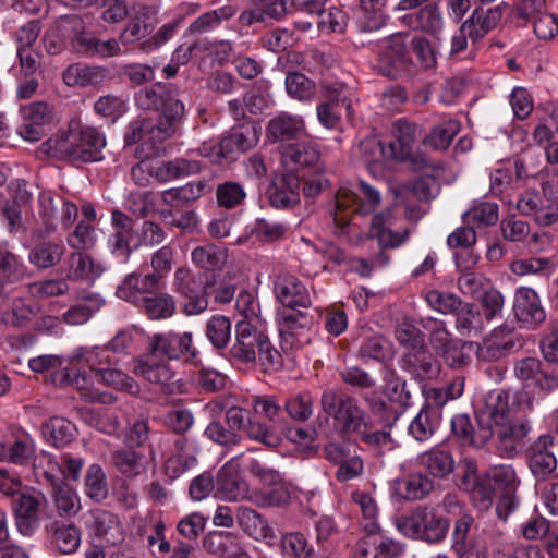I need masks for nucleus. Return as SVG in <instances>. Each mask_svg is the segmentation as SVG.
Listing matches in <instances>:
<instances>
[{"label":"nucleus","mask_w":558,"mask_h":558,"mask_svg":"<svg viewBox=\"0 0 558 558\" xmlns=\"http://www.w3.org/2000/svg\"><path fill=\"white\" fill-rule=\"evenodd\" d=\"M459 518L454 523L452 532V544L451 548L457 556L460 558L472 555V538L470 537V529L474 523V519L470 513H461L459 511Z\"/></svg>","instance_id":"nucleus-61"},{"label":"nucleus","mask_w":558,"mask_h":558,"mask_svg":"<svg viewBox=\"0 0 558 558\" xmlns=\"http://www.w3.org/2000/svg\"><path fill=\"white\" fill-rule=\"evenodd\" d=\"M439 425V415L429 405H423L415 417L410 422L408 433L416 441L429 440L436 433Z\"/></svg>","instance_id":"nucleus-45"},{"label":"nucleus","mask_w":558,"mask_h":558,"mask_svg":"<svg viewBox=\"0 0 558 558\" xmlns=\"http://www.w3.org/2000/svg\"><path fill=\"white\" fill-rule=\"evenodd\" d=\"M95 377L102 385L130 395L135 396L140 393L141 390L140 385L133 377L114 367V365H109L106 366V368L98 369V374L95 375Z\"/></svg>","instance_id":"nucleus-54"},{"label":"nucleus","mask_w":558,"mask_h":558,"mask_svg":"<svg viewBox=\"0 0 558 558\" xmlns=\"http://www.w3.org/2000/svg\"><path fill=\"white\" fill-rule=\"evenodd\" d=\"M173 286L175 291L185 299L183 313L185 315H198L208 307V295L213 294L216 279L206 278L201 281L186 267H180L174 272Z\"/></svg>","instance_id":"nucleus-11"},{"label":"nucleus","mask_w":558,"mask_h":558,"mask_svg":"<svg viewBox=\"0 0 558 558\" xmlns=\"http://www.w3.org/2000/svg\"><path fill=\"white\" fill-rule=\"evenodd\" d=\"M434 481L421 472L411 473L398 483L397 492L405 500H420L434 489Z\"/></svg>","instance_id":"nucleus-48"},{"label":"nucleus","mask_w":558,"mask_h":558,"mask_svg":"<svg viewBox=\"0 0 558 558\" xmlns=\"http://www.w3.org/2000/svg\"><path fill=\"white\" fill-rule=\"evenodd\" d=\"M177 131V128L158 119L142 118L129 123L124 132L123 141L126 146H132L137 143L153 146L171 138Z\"/></svg>","instance_id":"nucleus-13"},{"label":"nucleus","mask_w":558,"mask_h":558,"mask_svg":"<svg viewBox=\"0 0 558 558\" xmlns=\"http://www.w3.org/2000/svg\"><path fill=\"white\" fill-rule=\"evenodd\" d=\"M531 430L526 417H513L495 425V446L500 456L514 458Z\"/></svg>","instance_id":"nucleus-15"},{"label":"nucleus","mask_w":558,"mask_h":558,"mask_svg":"<svg viewBox=\"0 0 558 558\" xmlns=\"http://www.w3.org/2000/svg\"><path fill=\"white\" fill-rule=\"evenodd\" d=\"M301 179L293 172L282 173L269 186V204L279 209L291 208L300 203Z\"/></svg>","instance_id":"nucleus-21"},{"label":"nucleus","mask_w":558,"mask_h":558,"mask_svg":"<svg viewBox=\"0 0 558 558\" xmlns=\"http://www.w3.org/2000/svg\"><path fill=\"white\" fill-rule=\"evenodd\" d=\"M554 437L541 435L527 450V465L536 481H546L557 469Z\"/></svg>","instance_id":"nucleus-17"},{"label":"nucleus","mask_w":558,"mask_h":558,"mask_svg":"<svg viewBox=\"0 0 558 558\" xmlns=\"http://www.w3.org/2000/svg\"><path fill=\"white\" fill-rule=\"evenodd\" d=\"M259 137V128L253 123H243L236 128H232L218 144H204L199 148V151L214 163L221 165L223 162H232L235 161L241 154L254 148L258 144Z\"/></svg>","instance_id":"nucleus-10"},{"label":"nucleus","mask_w":558,"mask_h":558,"mask_svg":"<svg viewBox=\"0 0 558 558\" xmlns=\"http://www.w3.org/2000/svg\"><path fill=\"white\" fill-rule=\"evenodd\" d=\"M460 475H458V486L469 493L480 497L483 507L490 505V490L480 482L476 462L471 459H464L459 464Z\"/></svg>","instance_id":"nucleus-39"},{"label":"nucleus","mask_w":558,"mask_h":558,"mask_svg":"<svg viewBox=\"0 0 558 558\" xmlns=\"http://www.w3.org/2000/svg\"><path fill=\"white\" fill-rule=\"evenodd\" d=\"M111 226L113 231L108 240L110 251L116 257L126 262L133 251L140 246V242H136L134 221L122 210L113 209L111 211Z\"/></svg>","instance_id":"nucleus-14"},{"label":"nucleus","mask_w":558,"mask_h":558,"mask_svg":"<svg viewBox=\"0 0 558 558\" xmlns=\"http://www.w3.org/2000/svg\"><path fill=\"white\" fill-rule=\"evenodd\" d=\"M362 400L372 415H380L385 422H398L404 410L411 404V392L407 380L393 375L385 381L383 396L376 391L366 392Z\"/></svg>","instance_id":"nucleus-8"},{"label":"nucleus","mask_w":558,"mask_h":558,"mask_svg":"<svg viewBox=\"0 0 558 558\" xmlns=\"http://www.w3.org/2000/svg\"><path fill=\"white\" fill-rule=\"evenodd\" d=\"M84 492L95 502H101L108 497V483L105 471L99 464L88 466L84 480Z\"/></svg>","instance_id":"nucleus-64"},{"label":"nucleus","mask_w":558,"mask_h":558,"mask_svg":"<svg viewBox=\"0 0 558 558\" xmlns=\"http://www.w3.org/2000/svg\"><path fill=\"white\" fill-rule=\"evenodd\" d=\"M198 359L191 331L156 332L148 336L145 352L132 360V373L166 395L182 393L184 384L169 362L196 363Z\"/></svg>","instance_id":"nucleus-1"},{"label":"nucleus","mask_w":558,"mask_h":558,"mask_svg":"<svg viewBox=\"0 0 558 558\" xmlns=\"http://www.w3.org/2000/svg\"><path fill=\"white\" fill-rule=\"evenodd\" d=\"M51 497L54 508L60 517H72L81 509L76 492L64 481L52 485Z\"/></svg>","instance_id":"nucleus-53"},{"label":"nucleus","mask_w":558,"mask_h":558,"mask_svg":"<svg viewBox=\"0 0 558 558\" xmlns=\"http://www.w3.org/2000/svg\"><path fill=\"white\" fill-rule=\"evenodd\" d=\"M43 434L48 442L61 448L75 439L77 429L71 421L62 416H53L43 425Z\"/></svg>","instance_id":"nucleus-44"},{"label":"nucleus","mask_w":558,"mask_h":558,"mask_svg":"<svg viewBox=\"0 0 558 558\" xmlns=\"http://www.w3.org/2000/svg\"><path fill=\"white\" fill-rule=\"evenodd\" d=\"M395 140L388 144L389 158L403 162L421 135L418 124L398 119L392 125Z\"/></svg>","instance_id":"nucleus-24"},{"label":"nucleus","mask_w":558,"mask_h":558,"mask_svg":"<svg viewBox=\"0 0 558 558\" xmlns=\"http://www.w3.org/2000/svg\"><path fill=\"white\" fill-rule=\"evenodd\" d=\"M509 400L510 393L505 389L490 390L484 398V415H487L494 425L515 417V409Z\"/></svg>","instance_id":"nucleus-35"},{"label":"nucleus","mask_w":558,"mask_h":558,"mask_svg":"<svg viewBox=\"0 0 558 558\" xmlns=\"http://www.w3.org/2000/svg\"><path fill=\"white\" fill-rule=\"evenodd\" d=\"M403 25L413 31H420L437 37L444 27V19L440 7L436 2H428L425 7L400 16Z\"/></svg>","instance_id":"nucleus-22"},{"label":"nucleus","mask_w":558,"mask_h":558,"mask_svg":"<svg viewBox=\"0 0 558 558\" xmlns=\"http://www.w3.org/2000/svg\"><path fill=\"white\" fill-rule=\"evenodd\" d=\"M33 470L37 480L46 481L47 485L52 486L63 481L64 471L56 458L45 451L39 452L33 458Z\"/></svg>","instance_id":"nucleus-52"},{"label":"nucleus","mask_w":558,"mask_h":558,"mask_svg":"<svg viewBox=\"0 0 558 558\" xmlns=\"http://www.w3.org/2000/svg\"><path fill=\"white\" fill-rule=\"evenodd\" d=\"M203 545L209 555L226 558H239L242 555L236 536L230 532H210L204 537Z\"/></svg>","instance_id":"nucleus-42"},{"label":"nucleus","mask_w":558,"mask_h":558,"mask_svg":"<svg viewBox=\"0 0 558 558\" xmlns=\"http://www.w3.org/2000/svg\"><path fill=\"white\" fill-rule=\"evenodd\" d=\"M108 75L105 66L73 63L63 71L62 80L69 87H88L104 83Z\"/></svg>","instance_id":"nucleus-30"},{"label":"nucleus","mask_w":558,"mask_h":558,"mask_svg":"<svg viewBox=\"0 0 558 558\" xmlns=\"http://www.w3.org/2000/svg\"><path fill=\"white\" fill-rule=\"evenodd\" d=\"M388 0H360L363 16L360 20V28L363 32H374L383 28L387 23L384 12Z\"/></svg>","instance_id":"nucleus-59"},{"label":"nucleus","mask_w":558,"mask_h":558,"mask_svg":"<svg viewBox=\"0 0 558 558\" xmlns=\"http://www.w3.org/2000/svg\"><path fill=\"white\" fill-rule=\"evenodd\" d=\"M275 293L282 307L300 306L307 310L312 305L307 288L293 276L279 277L275 282Z\"/></svg>","instance_id":"nucleus-27"},{"label":"nucleus","mask_w":558,"mask_h":558,"mask_svg":"<svg viewBox=\"0 0 558 558\" xmlns=\"http://www.w3.org/2000/svg\"><path fill=\"white\" fill-rule=\"evenodd\" d=\"M417 464L432 476L444 478L454 470L451 453L441 448H432L417 457Z\"/></svg>","instance_id":"nucleus-37"},{"label":"nucleus","mask_w":558,"mask_h":558,"mask_svg":"<svg viewBox=\"0 0 558 558\" xmlns=\"http://www.w3.org/2000/svg\"><path fill=\"white\" fill-rule=\"evenodd\" d=\"M40 499L45 497L38 493V496L28 492H17L13 496V509L16 517V527L24 536H32L38 529V509Z\"/></svg>","instance_id":"nucleus-19"},{"label":"nucleus","mask_w":558,"mask_h":558,"mask_svg":"<svg viewBox=\"0 0 558 558\" xmlns=\"http://www.w3.org/2000/svg\"><path fill=\"white\" fill-rule=\"evenodd\" d=\"M105 300L97 293H86L82 295L78 302L71 306L62 318L69 325L85 324L100 307Z\"/></svg>","instance_id":"nucleus-46"},{"label":"nucleus","mask_w":558,"mask_h":558,"mask_svg":"<svg viewBox=\"0 0 558 558\" xmlns=\"http://www.w3.org/2000/svg\"><path fill=\"white\" fill-rule=\"evenodd\" d=\"M144 456L131 447L112 452L111 463L123 475L135 477L144 470Z\"/></svg>","instance_id":"nucleus-56"},{"label":"nucleus","mask_w":558,"mask_h":558,"mask_svg":"<svg viewBox=\"0 0 558 558\" xmlns=\"http://www.w3.org/2000/svg\"><path fill=\"white\" fill-rule=\"evenodd\" d=\"M456 329L464 337L477 336L484 328V320L476 305L463 303L454 314Z\"/></svg>","instance_id":"nucleus-51"},{"label":"nucleus","mask_w":558,"mask_h":558,"mask_svg":"<svg viewBox=\"0 0 558 558\" xmlns=\"http://www.w3.org/2000/svg\"><path fill=\"white\" fill-rule=\"evenodd\" d=\"M393 356L391 342L379 333H373L361 341L356 357L367 363L374 361L387 364Z\"/></svg>","instance_id":"nucleus-34"},{"label":"nucleus","mask_w":558,"mask_h":558,"mask_svg":"<svg viewBox=\"0 0 558 558\" xmlns=\"http://www.w3.org/2000/svg\"><path fill=\"white\" fill-rule=\"evenodd\" d=\"M64 252L63 244L54 241H44L31 248L28 262L37 269H49L61 262Z\"/></svg>","instance_id":"nucleus-41"},{"label":"nucleus","mask_w":558,"mask_h":558,"mask_svg":"<svg viewBox=\"0 0 558 558\" xmlns=\"http://www.w3.org/2000/svg\"><path fill=\"white\" fill-rule=\"evenodd\" d=\"M502 17V11L499 7L489 8L484 10L477 8L473 11L471 16L463 23L470 25L469 29L473 34V44L477 43L485 37L492 29H494Z\"/></svg>","instance_id":"nucleus-40"},{"label":"nucleus","mask_w":558,"mask_h":558,"mask_svg":"<svg viewBox=\"0 0 558 558\" xmlns=\"http://www.w3.org/2000/svg\"><path fill=\"white\" fill-rule=\"evenodd\" d=\"M228 248L219 243L206 242L195 246L191 251L193 265L206 274H211L209 278H215V274L223 269L228 263Z\"/></svg>","instance_id":"nucleus-23"},{"label":"nucleus","mask_w":558,"mask_h":558,"mask_svg":"<svg viewBox=\"0 0 558 558\" xmlns=\"http://www.w3.org/2000/svg\"><path fill=\"white\" fill-rule=\"evenodd\" d=\"M515 345V336L508 327L495 329L490 337L476 343L478 360L492 362L500 360L509 354Z\"/></svg>","instance_id":"nucleus-25"},{"label":"nucleus","mask_w":558,"mask_h":558,"mask_svg":"<svg viewBox=\"0 0 558 558\" xmlns=\"http://www.w3.org/2000/svg\"><path fill=\"white\" fill-rule=\"evenodd\" d=\"M281 553L289 558H311L320 555L301 532H290L282 535Z\"/></svg>","instance_id":"nucleus-62"},{"label":"nucleus","mask_w":558,"mask_h":558,"mask_svg":"<svg viewBox=\"0 0 558 558\" xmlns=\"http://www.w3.org/2000/svg\"><path fill=\"white\" fill-rule=\"evenodd\" d=\"M374 417V426L362 428L360 436L361 441L366 446L374 448H385L391 450L393 448V439L391 430L397 422H385L380 415H372Z\"/></svg>","instance_id":"nucleus-43"},{"label":"nucleus","mask_w":558,"mask_h":558,"mask_svg":"<svg viewBox=\"0 0 558 558\" xmlns=\"http://www.w3.org/2000/svg\"><path fill=\"white\" fill-rule=\"evenodd\" d=\"M401 368L417 383L436 378L441 364L426 344L409 348L401 357Z\"/></svg>","instance_id":"nucleus-16"},{"label":"nucleus","mask_w":558,"mask_h":558,"mask_svg":"<svg viewBox=\"0 0 558 558\" xmlns=\"http://www.w3.org/2000/svg\"><path fill=\"white\" fill-rule=\"evenodd\" d=\"M68 265L66 279L72 281L92 280L102 272L101 267L89 255L81 252L71 253Z\"/></svg>","instance_id":"nucleus-49"},{"label":"nucleus","mask_w":558,"mask_h":558,"mask_svg":"<svg viewBox=\"0 0 558 558\" xmlns=\"http://www.w3.org/2000/svg\"><path fill=\"white\" fill-rule=\"evenodd\" d=\"M217 205L223 209H234L245 204L247 194L242 183L225 181L215 190Z\"/></svg>","instance_id":"nucleus-57"},{"label":"nucleus","mask_w":558,"mask_h":558,"mask_svg":"<svg viewBox=\"0 0 558 558\" xmlns=\"http://www.w3.org/2000/svg\"><path fill=\"white\" fill-rule=\"evenodd\" d=\"M513 312L520 322L531 326H537L546 318L537 293L525 287L518 289L515 293Z\"/></svg>","instance_id":"nucleus-29"},{"label":"nucleus","mask_w":558,"mask_h":558,"mask_svg":"<svg viewBox=\"0 0 558 558\" xmlns=\"http://www.w3.org/2000/svg\"><path fill=\"white\" fill-rule=\"evenodd\" d=\"M306 134L302 117L281 112L269 120L266 135L274 142L299 141Z\"/></svg>","instance_id":"nucleus-26"},{"label":"nucleus","mask_w":558,"mask_h":558,"mask_svg":"<svg viewBox=\"0 0 558 558\" xmlns=\"http://www.w3.org/2000/svg\"><path fill=\"white\" fill-rule=\"evenodd\" d=\"M134 100L138 109L159 111L158 120L179 129L185 107L179 99V90L173 84L155 83L150 87L140 89L135 94Z\"/></svg>","instance_id":"nucleus-6"},{"label":"nucleus","mask_w":558,"mask_h":558,"mask_svg":"<svg viewBox=\"0 0 558 558\" xmlns=\"http://www.w3.org/2000/svg\"><path fill=\"white\" fill-rule=\"evenodd\" d=\"M515 376L523 381L535 380L544 390H551L558 387V367L551 374L542 368V363L535 357H525L514 365Z\"/></svg>","instance_id":"nucleus-31"},{"label":"nucleus","mask_w":558,"mask_h":558,"mask_svg":"<svg viewBox=\"0 0 558 558\" xmlns=\"http://www.w3.org/2000/svg\"><path fill=\"white\" fill-rule=\"evenodd\" d=\"M77 52L89 58H110L118 56L121 51L117 39L101 40L93 34H87L80 39L76 46Z\"/></svg>","instance_id":"nucleus-50"},{"label":"nucleus","mask_w":558,"mask_h":558,"mask_svg":"<svg viewBox=\"0 0 558 558\" xmlns=\"http://www.w3.org/2000/svg\"><path fill=\"white\" fill-rule=\"evenodd\" d=\"M201 170L202 166L197 160L174 158L161 161L154 169L153 175L158 182L167 183L177 179L196 174L201 172Z\"/></svg>","instance_id":"nucleus-33"},{"label":"nucleus","mask_w":558,"mask_h":558,"mask_svg":"<svg viewBox=\"0 0 558 558\" xmlns=\"http://www.w3.org/2000/svg\"><path fill=\"white\" fill-rule=\"evenodd\" d=\"M105 146V135L96 128L71 121L64 134L48 138L40 145V150L49 158L78 167L102 160Z\"/></svg>","instance_id":"nucleus-2"},{"label":"nucleus","mask_w":558,"mask_h":558,"mask_svg":"<svg viewBox=\"0 0 558 558\" xmlns=\"http://www.w3.org/2000/svg\"><path fill=\"white\" fill-rule=\"evenodd\" d=\"M90 371H72L70 368H62L52 374V383L59 387H73L81 392V396L87 400L94 401L97 396L92 391L94 384Z\"/></svg>","instance_id":"nucleus-36"},{"label":"nucleus","mask_w":558,"mask_h":558,"mask_svg":"<svg viewBox=\"0 0 558 558\" xmlns=\"http://www.w3.org/2000/svg\"><path fill=\"white\" fill-rule=\"evenodd\" d=\"M283 162L296 168H313L314 172H322L320 151L314 142H298L289 144L281 151Z\"/></svg>","instance_id":"nucleus-28"},{"label":"nucleus","mask_w":558,"mask_h":558,"mask_svg":"<svg viewBox=\"0 0 558 558\" xmlns=\"http://www.w3.org/2000/svg\"><path fill=\"white\" fill-rule=\"evenodd\" d=\"M420 539L437 543L444 539L449 529V521L440 515L435 508L420 507Z\"/></svg>","instance_id":"nucleus-38"},{"label":"nucleus","mask_w":558,"mask_h":558,"mask_svg":"<svg viewBox=\"0 0 558 558\" xmlns=\"http://www.w3.org/2000/svg\"><path fill=\"white\" fill-rule=\"evenodd\" d=\"M375 70L391 80L412 78L418 66L412 60L401 33L392 34L379 41Z\"/></svg>","instance_id":"nucleus-7"},{"label":"nucleus","mask_w":558,"mask_h":558,"mask_svg":"<svg viewBox=\"0 0 558 558\" xmlns=\"http://www.w3.org/2000/svg\"><path fill=\"white\" fill-rule=\"evenodd\" d=\"M47 532L53 536V543L59 551L64 555H70L76 550L81 542V532L73 525L59 524L52 522L47 527Z\"/></svg>","instance_id":"nucleus-58"},{"label":"nucleus","mask_w":558,"mask_h":558,"mask_svg":"<svg viewBox=\"0 0 558 558\" xmlns=\"http://www.w3.org/2000/svg\"><path fill=\"white\" fill-rule=\"evenodd\" d=\"M87 527L92 533L93 550L86 558L112 557L113 550L124 541V532L119 518L105 509H94L88 513Z\"/></svg>","instance_id":"nucleus-9"},{"label":"nucleus","mask_w":558,"mask_h":558,"mask_svg":"<svg viewBox=\"0 0 558 558\" xmlns=\"http://www.w3.org/2000/svg\"><path fill=\"white\" fill-rule=\"evenodd\" d=\"M163 283L153 274L131 272L124 277L117 288V296L129 303L140 305L146 294H155L161 290Z\"/></svg>","instance_id":"nucleus-18"},{"label":"nucleus","mask_w":558,"mask_h":558,"mask_svg":"<svg viewBox=\"0 0 558 558\" xmlns=\"http://www.w3.org/2000/svg\"><path fill=\"white\" fill-rule=\"evenodd\" d=\"M27 276V267L15 254L0 250V298L7 295L11 287Z\"/></svg>","instance_id":"nucleus-32"},{"label":"nucleus","mask_w":558,"mask_h":558,"mask_svg":"<svg viewBox=\"0 0 558 558\" xmlns=\"http://www.w3.org/2000/svg\"><path fill=\"white\" fill-rule=\"evenodd\" d=\"M233 362L253 363L258 357L266 372H277L282 367V356L268 337L247 320L235 325V341L229 350Z\"/></svg>","instance_id":"nucleus-3"},{"label":"nucleus","mask_w":558,"mask_h":558,"mask_svg":"<svg viewBox=\"0 0 558 558\" xmlns=\"http://www.w3.org/2000/svg\"><path fill=\"white\" fill-rule=\"evenodd\" d=\"M459 131L460 123L457 120H446L432 129L424 137L423 144L436 150H446Z\"/></svg>","instance_id":"nucleus-63"},{"label":"nucleus","mask_w":558,"mask_h":558,"mask_svg":"<svg viewBox=\"0 0 558 558\" xmlns=\"http://www.w3.org/2000/svg\"><path fill=\"white\" fill-rule=\"evenodd\" d=\"M398 221L397 206H388L374 214L371 221L369 234L376 239L380 248H397L409 238L408 227L396 229Z\"/></svg>","instance_id":"nucleus-12"},{"label":"nucleus","mask_w":558,"mask_h":558,"mask_svg":"<svg viewBox=\"0 0 558 558\" xmlns=\"http://www.w3.org/2000/svg\"><path fill=\"white\" fill-rule=\"evenodd\" d=\"M158 14V7L138 4L134 9V16L121 34V40L124 44H133L150 35L159 22Z\"/></svg>","instance_id":"nucleus-20"},{"label":"nucleus","mask_w":558,"mask_h":558,"mask_svg":"<svg viewBox=\"0 0 558 558\" xmlns=\"http://www.w3.org/2000/svg\"><path fill=\"white\" fill-rule=\"evenodd\" d=\"M38 204L41 226L34 233L38 238H48L57 230L56 217L60 203H58V196H53L50 192H41L38 196Z\"/></svg>","instance_id":"nucleus-47"},{"label":"nucleus","mask_w":558,"mask_h":558,"mask_svg":"<svg viewBox=\"0 0 558 558\" xmlns=\"http://www.w3.org/2000/svg\"><path fill=\"white\" fill-rule=\"evenodd\" d=\"M322 411L333 420L335 425L343 435H356L362 428L374 426L368 409H364L359 400L340 387L323 390L320 396Z\"/></svg>","instance_id":"nucleus-4"},{"label":"nucleus","mask_w":558,"mask_h":558,"mask_svg":"<svg viewBox=\"0 0 558 558\" xmlns=\"http://www.w3.org/2000/svg\"><path fill=\"white\" fill-rule=\"evenodd\" d=\"M236 520L242 530L255 539L267 538L270 535L271 529L267 521L248 507H238Z\"/></svg>","instance_id":"nucleus-55"},{"label":"nucleus","mask_w":558,"mask_h":558,"mask_svg":"<svg viewBox=\"0 0 558 558\" xmlns=\"http://www.w3.org/2000/svg\"><path fill=\"white\" fill-rule=\"evenodd\" d=\"M380 201V193L364 181L352 189L340 187L335 195L333 233L344 235L354 214L368 215L378 207Z\"/></svg>","instance_id":"nucleus-5"},{"label":"nucleus","mask_w":558,"mask_h":558,"mask_svg":"<svg viewBox=\"0 0 558 558\" xmlns=\"http://www.w3.org/2000/svg\"><path fill=\"white\" fill-rule=\"evenodd\" d=\"M32 194L26 190H17L12 202H7L1 208V215L7 221L9 232L17 233L23 229L22 207L29 205Z\"/></svg>","instance_id":"nucleus-60"}]
</instances>
